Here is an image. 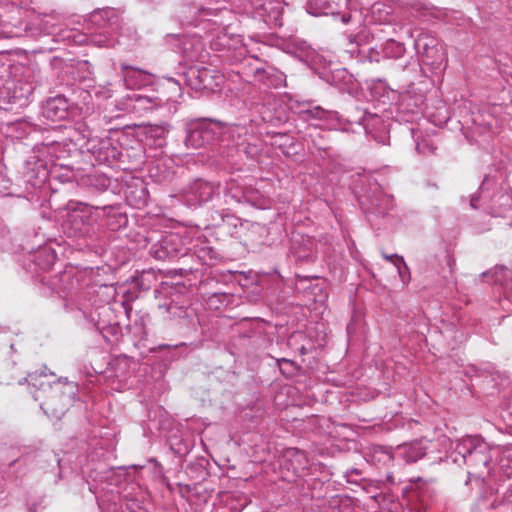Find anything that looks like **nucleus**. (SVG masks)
<instances>
[{
  "label": "nucleus",
  "instance_id": "nucleus-25",
  "mask_svg": "<svg viewBox=\"0 0 512 512\" xmlns=\"http://www.w3.org/2000/svg\"><path fill=\"white\" fill-rule=\"evenodd\" d=\"M437 45H439L437 39L427 34L419 35L415 41V49L421 56H423L428 51H431Z\"/></svg>",
  "mask_w": 512,
  "mask_h": 512
},
{
  "label": "nucleus",
  "instance_id": "nucleus-26",
  "mask_svg": "<svg viewBox=\"0 0 512 512\" xmlns=\"http://www.w3.org/2000/svg\"><path fill=\"white\" fill-rule=\"evenodd\" d=\"M286 457L297 462V465L293 466V472L296 475H299L302 470L307 468V456L304 451L292 448L287 451Z\"/></svg>",
  "mask_w": 512,
  "mask_h": 512
},
{
  "label": "nucleus",
  "instance_id": "nucleus-23",
  "mask_svg": "<svg viewBox=\"0 0 512 512\" xmlns=\"http://www.w3.org/2000/svg\"><path fill=\"white\" fill-rule=\"evenodd\" d=\"M367 456L374 465L389 466L396 455L389 449L377 445L370 448Z\"/></svg>",
  "mask_w": 512,
  "mask_h": 512
},
{
  "label": "nucleus",
  "instance_id": "nucleus-19",
  "mask_svg": "<svg viewBox=\"0 0 512 512\" xmlns=\"http://www.w3.org/2000/svg\"><path fill=\"white\" fill-rule=\"evenodd\" d=\"M298 114L305 121L308 120H332L336 118L337 113L325 110L320 106H313L310 102L299 104Z\"/></svg>",
  "mask_w": 512,
  "mask_h": 512
},
{
  "label": "nucleus",
  "instance_id": "nucleus-9",
  "mask_svg": "<svg viewBox=\"0 0 512 512\" xmlns=\"http://www.w3.org/2000/svg\"><path fill=\"white\" fill-rule=\"evenodd\" d=\"M224 193L237 203H248L257 205L260 203V194L252 187L244 186L243 183L234 177L226 181Z\"/></svg>",
  "mask_w": 512,
  "mask_h": 512
},
{
  "label": "nucleus",
  "instance_id": "nucleus-33",
  "mask_svg": "<svg viewBox=\"0 0 512 512\" xmlns=\"http://www.w3.org/2000/svg\"><path fill=\"white\" fill-rule=\"evenodd\" d=\"M491 508L493 509H498V508H502L503 509V512L505 511H509L511 508H512V504L511 503H505L503 501H497V500H494L491 504H490Z\"/></svg>",
  "mask_w": 512,
  "mask_h": 512
},
{
  "label": "nucleus",
  "instance_id": "nucleus-27",
  "mask_svg": "<svg viewBox=\"0 0 512 512\" xmlns=\"http://www.w3.org/2000/svg\"><path fill=\"white\" fill-rule=\"evenodd\" d=\"M41 408L44 410L46 414H50L52 417H55L57 419H60L61 416L66 411V405H61L59 407H54V398H50L47 401H45Z\"/></svg>",
  "mask_w": 512,
  "mask_h": 512
},
{
  "label": "nucleus",
  "instance_id": "nucleus-39",
  "mask_svg": "<svg viewBox=\"0 0 512 512\" xmlns=\"http://www.w3.org/2000/svg\"><path fill=\"white\" fill-rule=\"evenodd\" d=\"M340 21L343 24H348L351 21V14L346 13L340 16Z\"/></svg>",
  "mask_w": 512,
  "mask_h": 512
},
{
  "label": "nucleus",
  "instance_id": "nucleus-4",
  "mask_svg": "<svg viewBox=\"0 0 512 512\" xmlns=\"http://www.w3.org/2000/svg\"><path fill=\"white\" fill-rule=\"evenodd\" d=\"M186 84L196 91L207 90L215 92L223 83V75L213 69L204 66H191L185 73Z\"/></svg>",
  "mask_w": 512,
  "mask_h": 512
},
{
  "label": "nucleus",
  "instance_id": "nucleus-35",
  "mask_svg": "<svg viewBox=\"0 0 512 512\" xmlns=\"http://www.w3.org/2000/svg\"><path fill=\"white\" fill-rule=\"evenodd\" d=\"M309 137L312 140V143L315 147H317L319 150H325L327 147L322 143V136L320 134H317V137H314L312 134L309 135Z\"/></svg>",
  "mask_w": 512,
  "mask_h": 512
},
{
  "label": "nucleus",
  "instance_id": "nucleus-30",
  "mask_svg": "<svg viewBox=\"0 0 512 512\" xmlns=\"http://www.w3.org/2000/svg\"><path fill=\"white\" fill-rule=\"evenodd\" d=\"M40 257H45V259H46L45 265L42 266L43 269H49L54 264V262L56 260V254L52 250H49V249L42 250L38 254L37 259L39 260Z\"/></svg>",
  "mask_w": 512,
  "mask_h": 512
},
{
  "label": "nucleus",
  "instance_id": "nucleus-15",
  "mask_svg": "<svg viewBox=\"0 0 512 512\" xmlns=\"http://www.w3.org/2000/svg\"><path fill=\"white\" fill-rule=\"evenodd\" d=\"M226 12L225 9L222 8H205V7H198L194 5H190L184 8L183 10V17L184 20L193 25H198L199 21L207 20L211 21L209 17L211 16H218L219 14Z\"/></svg>",
  "mask_w": 512,
  "mask_h": 512
},
{
  "label": "nucleus",
  "instance_id": "nucleus-45",
  "mask_svg": "<svg viewBox=\"0 0 512 512\" xmlns=\"http://www.w3.org/2000/svg\"><path fill=\"white\" fill-rule=\"evenodd\" d=\"M387 479L391 482H394V479L390 474H387Z\"/></svg>",
  "mask_w": 512,
  "mask_h": 512
},
{
  "label": "nucleus",
  "instance_id": "nucleus-47",
  "mask_svg": "<svg viewBox=\"0 0 512 512\" xmlns=\"http://www.w3.org/2000/svg\"><path fill=\"white\" fill-rule=\"evenodd\" d=\"M60 148V145H56L55 148H54V151H58V149Z\"/></svg>",
  "mask_w": 512,
  "mask_h": 512
},
{
  "label": "nucleus",
  "instance_id": "nucleus-10",
  "mask_svg": "<svg viewBox=\"0 0 512 512\" xmlns=\"http://www.w3.org/2000/svg\"><path fill=\"white\" fill-rule=\"evenodd\" d=\"M42 115L53 122L66 119L69 115L68 100L62 95L49 98L42 107Z\"/></svg>",
  "mask_w": 512,
  "mask_h": 512
},
{
  "label": "nucleus",
  "instance_id": "nucleus-38",
  "mask_svg": "<svg viewBox=\"0 0 512 512\" xmlns=\"http://www.w3.org/2000/svg\"><path fill=\"white\" fill-rule=\"evenodd\" d=\"M395 266H396V267H397V269H398V273H399L400 277H401L402 279H404V277H405V275L408 273L409 269L407 268V270H406V269L403 267V265H402V264H399V263H398L397 265H395Z\"/></svg>",
  "mask_w": 512,
  "mask_h": 512
},
{
  "label": "nucleus",
  "instance_id": "nucleus-1",
  "mask_svg": "<svg viewBox=\"0 0 512 512\" xmlns=\"http://www.w3.org/2000/svg\"><path fill=\"white\" fill-rule=\"evenodd\" d=\"M34 89L31 69L0 61V103L23 106Z\"/></svg>",
  "mask_w": 512,
  "mask_h": 512
},
{
  "label": "nucleus",
  "instance_id": "nucleus-36",
  "mask_svg": "<svg viewBox=\"0 0 512 512\" xmlns=\"http://www.w3.org/2000/svg\"><path fill=\"white\" fill-rule=\"evenodd\" d=\"M167 82H168L169 88L171 90H173L174 92H177V93H179V95H181V93H180L181 87H180V84L178 81H176L173 78H169V79H167Z\"/></svg>",
  "mask_w": 512,
  "mask_h": 512
},
{
  "label": "nucleus",
  "instance_id": "nucleus-3",
  "mask_svg": "<svg viewBox=\"0 0 512 512\" xmlns=\"http://www.w3.org/2000/svg\"><path fill=\"white\" fill-rule=\"evenodd\" d=\"M67 209L66 225L71 233L79 237L90 235L96 222L93 208L82 202L70 201Z\"/></svg>",
  "mask_w": 512,
  "mask_h": 512
},
{
  "label": "nucleus",
  "instance_id": "nucleus-20",
  "mask_svg": "<svg viewBox=\"0 0 512 512\" xmlns=\"http://www.w3.org/2000/svg\"><path fill=\"white\" fill-rule=\"evenodd\" d=\"M90 18L99 27H118L119 14L114 8L98 9L91 14Z\"/></svg>",
  "mask_w": 512,
  "mask_h": 512
},
{
  "label": "nucleus",
  "instance_id": "nucleus-8",
  "mask_svg": "<svg viewBox=\"0 0 512 512\" xmlns=\"http://www.w3.org/2000/svg\"><path fill=\"white\" fill-rule=\"evenodd\" d=\"M214 139L212 124L206 120L192 121L187 125L185 144L194 149L209 144Z\"/></svg>",
  "mask_w": 512,
  "mask_h": 512
},
{
  "label": "nucleus",
  "instance_id": "nucleus-6",
  "mask_svg": "<svg viewBox=\"0 0 512 512\" xmlns=\"http://www.w3.org/2000/svg\"><path fill=\"white\" fill-rule=\"evenodd\" d=\"M87 138L85 146L99 163H108L118 159L120 152L116 146L112 143V140L108 137L97 138L91 137L90 132L84 135Z\"/></svg>",
  "mask_w": 512,
  "mask_h": 512
},
{
  "label": "nucleus",
  "instance_id": "nucleus-24",
  "mask_svg": "<svg viewBox=\"0 0 512 512\" xmlns=\"http://www.w3.org/2000/svg\"><path fill=\"white\" fill-rule=\"evenodd\" d=\"M357 125L361 127L366 134L373 135L374 139L378 142H381L375 135L374 132L380 130V127L384 129V122L382 119L370 113H365L358 121Z\"/></svg>",
  "mask_w": 512,
  "mask_h": 512
},
{
  "label": "nucleus",
  "instance_id": "nucleus-5",
  "mask_svg": "<svg viewBox=\"0 0 512 512\" xmlns=\"http://www.w3.org/2000/svg\"><path fill=\"white\" fill-rule=\"evenodd\" d=\"M251 9L253 18L269 28L282 26V8L277 0H251Z\"/></svg>",
  "mask_w": 512,
  "mask_h": 512
},
{
  "label": "nucleus",
  "instance_id": "nucleus-31",
  "mask_svg": "<svg viewBox=\"0 0 512 512\" xmlns=\"http://www.w3.org/2000/svg\"><path fill=\"white\" fill-rule=\"evenodd\" d=\"M383 257L386 260L391 261L394 265H397L398 263L402 264L403 267L407 270V265L402 256H399L397 254H392V255L383 254Z\"/></svg>",
  "mask_w": 512,
  "mask_h": 512
},
{
  "label": "nucleus",
  "instance_id": "nucleus-11",
  "mask_svg": "<svg viewBox=\"0 0 512 512\" xmlns=\"http://www.w3.org/2000/svg\"><path fill=\"white\" fill-rule=\"evenodd\" d=\"M130 100L133 102V109L136 112H151L171 100V97L160 96L156 92L149 94L134 93L131 95Z\"/></svg>",
  "mask_w": 512,
  "mask_h": 512
},
{
  "label": "nucleus",
  "instance_id": "nucleus-13",
  "mask_svg": "<svg viewBox=\"0 0 512 512\" xmlns=\"http://www.w3.org/2000/svg\"><path fill=\"white\" fill-rule=\"evenodd\" d=\"M182 52L189 61L204 62L208 56L204 43L199 36H189L182 41Z\"/></svg>",
  "mask_w": 512,
  "mask_h": 512
},
{
  "label": "nucleus",
  "instance_id": "nucleus-2",
  "mask_svg": "<svg viewBox=\"0 0 512 512\" xmlns=\"http://www.w3.org/2000/svg\"><path fill=\"white\" fill-rule=\"evenodd\" d=\"M452 458L457 464L467 465L473 470L469 473L479 477L489 472V464L492 460L489 444L478 436H467L458 440L452 452Z\"/></svg>",
  "mask_w": 512,
  "mask_h": 512
},
{
  "label": "nucleus",
  "instance_id": "nucleus-34",
  "mask_svg": "<svg viewBox=\"0 0 512 512\" xmlns=\"http://www.w3.org/2000/svg\"><path fill=\"white\" fill-rule=\"evenodd\" d=\"M254 77L256 80L265 83V80L267 77V71L264 68L258 67L254 71Z\"/></svg>",
  "mask_w": 512,
  "mask_h": 512
},
{
  "label": "nucleus",
  "instance_id": "nucleus-28",
  "mask_svg": "<svg viewBox=\"0 0 512 512\" xmlns=\"http://www.w3.org/2000/svg\"><path fill=\"white\" fill-rule=\"evenodd\" d=\"M231 137L235 140L236 146H242L246 142L248 130L244 125H234L230 130Z\"/></svg>",
  "mask_w": 512,
  "mask_h": 512
},
{
  "label": "nucleus",
  "instance_id": "nucleus-22",
  "mask_svg": "<svg viewBox=\"0 0 512 512\" xmlns=\"http://www.w3.org/2000/svg\"><path fill=\"white\" fill-rule=\"evenodd\" d=\"M421 57L423 64L430 66L433 70L441 69L443 66L445 67L446 52L440 44Z\"/></svg>",
  "mask_w": 512,
  "mask_h": 512
},
{
  "label": "nucleus",
  "instance_id": "nucleus-37",
  "mask_svg": "<svg viewBox=\"0 0 512 512\" xmlns=\"http://www.w3.org/2000/svg\"><path fill=\"white\" fill-rule=\"evenodd\" d=\"M428 149L429 152H433V148L431 145L427 144V143H420V142H417L416 144V150L419 152V153H425V149Z\"/></svg>",
  "mask_w": 512,
  "mask_h": 512
},
{
  "label": "nucleus",
  "instance_id": "nucleus-17",
  "mask_svg": "<svg viewBox=\"0 0 512 512\" xmlns=\"http://www.w3.org/2000/svg\"><path fill=\"white\" fill-rule=\"evenodd\" d=\"M432 494L433 491L427 481L421 478L411 480L409 497L420 502L421 507H419V510H426L428 508Z\"/></svg>",
  "mask_w": 512,
  "mask_h": 512
},
{
  "label": "nucleus",
  "instance_id": "nucleus-44",
  "mask_svg": "<svg viewBox=\"0 0 512 512\" xmlns=\"http://www.w3.org/2000/svg\"><path fill=\"white\" fill-rule=\"evenodd\" d=\"M311 255L310 254H299L298 257L299 258H309Z\"/></svg>",
  "mask_w": 512,
  "mask_h": 512
},
{
  "label": "nucleus",
  "instance_id": "nucleus-7",
  "mask_svg": "<svg viewBox=\"0 0 512 512\" xmlns=\"http://www.w3.org/2000/svg\"><path fill=\"white\" fill-rule=\"evenodd\" d=\"M217 186L203 179H196L183 190V198L188 206H196L212 199Z\"/></svg>",
  "mask_w": 512,
  "mask_h": 512
},
{
  "label": "nucleus",
  "instance_id": "nucleus-40",
  "mask_svg": "<svg viewBox=\"0 0 512 512\" xmlns=\"http://www.w3.org/2000/svg\"><path fill=\"white\" fill-rule=\"evenodd\" d=\"M277 362H278V365H279V367H280V369H281V370H282V364H283V363H285V364H289V365H291V366L294 364V362H293L292 360H289V359H286V358L278 359V360H277Z\"/></svg>",
  "mask_w": 512,
  "mask_h": 512
},
{
  "label": "nucleus",
  "instance_id": "nucleus-12",
  "mask_svg": "<svg viewBox=\"0 0 512 512\" xmlns=\"http://www.w3.org/2000/svg\"><path fill=\"white\" fill-rule=\"evenodd\" d=\"M427 449V441L415 440L399 445L395 450V455L406 463H414L426 455Z\"/></svg>",
  "mask_w": 512,
  "mask_h": 512
},
{
  "label": "nucleus",
  "instance_id": "nucleus-41",
  "mask_svg": "<svg viewBox=\"0 0 512 512\" xmlns=\"http://www.w3.org/2000/svg\"><path fill=\"white\" fill-rule=\"evenodd\" d=\"M72 277V272L71 271H65L64 273L61 274L60 278L63 282L71 279Z\"/></svg>",
  "mask_w": 512,
  "mask_h": 512
},
{
  "label": "nucleus",
  "instance_id": "nucleus-43",
  "mask_svg": "<svg viewBox=\"0 0 512 512\" xmlns=\"http://www.w3.org/2000/svg\"><path fill=\"white\" fill-rule=\"evenodd\" d=\"M95 43H97L99 46H109L110 45V43L107 40H102V39L95 40Z\"/></svg>",
  "mask_w": 512,
  "mask_h": 512
},
{
  "label": "nucleus",
  "instance_id": "nucleus-14",
  "mask_svg": "<svg viewBox=\"0 0 512 512\" xmlns=\"http://www.w3.org/2000/svg\"><path fill=\"white\" fill-rule=\"evenodd\" d=\"M177 236L168 235L164 237L159 243L155 244L151 248V254L154 258L158 260H165L167 258H174L178 254L183 255V249L181 247V243L179 242V249L174 247V242L177 240Z\"/></svg>",
  "mask_w": 512,
  "mask_h": 512
},
{
  "label": "nucleus",
  "instance_id": "nucleus-42",
  "mask_svg": "<svg viewBox=\"0 0 512 512\" xmlns=\"http://www.w3.org/2000/svg\"><path fill=\"white\" fill-rule=\"evenodd\" d=\"M478 201V197L476 196H472L471 199H470V206L473 208V209H476L477 208V205H476V202Z\"/></svg>",
  "mask_w": 512,
  "mask_h": 512
},
{
  "label": "nucleus",
  "instance_id": "nucleus-21",
  "mask_svg": "<svg viewBox=\"0 0 512 512\" xmlns=\"http://www.w3.org/2000/svg\"><path fill=\"white\" fill-rule=\"evenodd\" d=\"M393 196L379 192L373 196L368 203V210L375 214H385L393 208Z\"/></svg>",
  "mask_w": 512,
  "mask_h": 512
},
{
  "label": "nucleus",
  "instance_id": "nucleus-16",
  "mask_svg": "<svg viewBox=\"0 0 512 512\" xmlns=\"http://www.w3.org/2000/svg\"><path fill=\"white\" fill-rule=\"evenodd\" d=\"M121 71L124 84L129 89L140 88L149 81V74L144 70L122 63Z\"/></svg>",
  "mask_w": 512,
  "mask_h": 512
},
{
  "label": "nucleus",
  "instance_id": "nucleus-46",
  "mask_svg": "<svg viewBox=\"0 0 512 512\" xmlns=\"http://www.w3.org/2000/svg\"><path fill=\"white\" fill-rule=\"evenodd\" d=\"M72 288H73V284L64 286V289H72Z\"/></svg>",
  "mask_w": 512,
  "mask_h": 512
},
{
  "label": "nucleus",
  "instance_id": "nucleus-29",
  "mask_svg": "<svg viewBox=\"0 0 512 512\" xmlns=\"http://www.w3.org/2000/svg\"><path fill=\"white\" fill-rule=\"evenodd\" d=\"M389 49H391L394 52L395 57L402 56L405 51L404 45L394 40L387 41L385 46L386 53H389Z\"/></svg>",
  "mask_w": 512,
  "mask_h": 512
},
{
  "label": "nucleus",
  "instance_id": "nucleus-18",
  "mask_svg": "<svg viewBox=\"0 0 512 512\" xmlns=\"http://www.w3.org/2000/svg\"><path fill=\"white\" fill-rule=\"evenodd\" d=\"M316 506L319 512H354L352 500L339 495L322 500L320 503L316 504Z\"/></svg>",
  "mask_w": 512,
  "mask_h": 512
},
{
  "label": "nucleus",
  "instance_id": "nucleus-32",
  "mask_svg": "<svg viewBox=\"0 0 512 512\" xmlns=\"http://www.w3.org/2000/svg\"><path fill=\"white\" fill-rule=\"evenodd\" d=\"M95 95L97 97H101L104 99L110 98L112 96V90L109 87L100 86L96 91Z\"/></svg>",
  "mask_w": 512,
  "mask_h": 512
}]
</instances>
